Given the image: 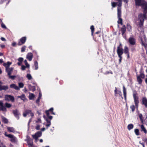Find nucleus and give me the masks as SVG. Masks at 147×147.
<instances>
[{"label": "nucleus", "instance_id": "f257e3e1", "mask_svg": "<svg viewBox=\"0 0 147 147\" xmlns=\"http://www.w3.org/2000/svg\"><path fill=\"white\" fill-rule=\"evenodd\" d=\"M135 1L136 5L142 6L144 9V13L140 14L138 16V20L140 21L139 25L141 27L143 26L144 20L146 18V14L147 13V3L144 0H135Z\"/></svg>", "mask_w": 147, "mask_h": 147}, {"label": "nucleus", "instance_id": "f03ea898", "mask_svg": "<svg viewBox=\"0 0 147 147\" xmlns=\"http://www.w3.org/2000/svg\"><path fill=\"white\" fill-rule=\"evenodd\" d=\"M138 93L136 91L133 92V97L134 100V102L137 108L138 107L139 103V98L138 96Z\"/></svg>", "mask_w": 147, "mask_h": 147}, {"label": "nucleus", "instance_id": "7ed1b4c3", "mask_svg": "<svg viewBox=\"0 0 147 147\" xmlns=\"http://www.w3.org/2000/svg\"><path fill=\"white\" fill-rule=\"evenodd\" d=\"M5 100H6L11 101L12 102H14L15 98L13 96L9 95H6L5 96Z\"/></svg>", "mask_w": 147, "mask_h": 147}, {"label": "nucleus", "instance_id": "20e7f679", "mask_svg": "<svg viewBox=\"0 0 147 147\" xmlns=\"http://www.w3.org/2000/svg\"><path fill=\"white\" fill-rule=\"evenodd\" d=\"M42 134V133L40 131L37 132L34 135H32L33 138L35 139L36 140H37L38 138L40 137Z\"/></svg>", "mask_w": 147, "mask_h": 147}, {"label": "nucleus", "instance_id": "39448f33", "mask_svg": "<svg viewBox=\"0 0 147 147\" xmlns=\"http://www.w3.org/2000/svg\"><path fill=\"white\" fill-rule=\"evenodd\" d=\"M117 53L118 57L121 56L123 53V49L121 47L119 46L117 47Z\"/></svg>", "mask_w": 147, "mask_h": 147}, {"label": "nucleus", "instance_id": "423d86ee", "mask_svg": "<svg viewBox=\"0 0 147 147\" xmlns=\"http://www.w3.org/2000/svg\"><path fill=\"white\" fill-rule=\"evenodd\" d=\"M13 113L14 116L18 120L19 119V116L20 115V113L17 109L13 110Z\"/></svg>", "mask_w": 147, "mask_h": 147}, {"label": "nucleus", "instance_id": "0eeeda50", "mask_svg": "<svg viewBox=\"0 0 147 147\" xmlns=\"http://www.w3.org/2000/svg\"><path fill=\"white\" fill-rule=\"evenodd\" d=\"M26 40V37H22L20 39L19 41H18V45H22L25 43Z\"/></svg>", "mask_w": 147, "mask_h": 147}, {"label": "nucleus", "instance_id": "6e6552de", "mask_svg": "<svg viewBox=\"0 0 147 147\" xmlns=\"http://www.w3.org/2000/svg\"><path fill=\"white\" fill-rule=\"evenodd\" d=\"M13 70V68H9V66L6 67V71L7 72V74L9 76H10L11 74V72Z\"/></svg>", "mask_w": 147, "mask_h": 147}, {"label": "nucleus", "instance_id": "1a4fd4ad", "mask_svg": "<svg viewBox=\"0 0 147 147\" xmlns=\"http://www.w3.org/2000/svg\"><path fill=\"white\" fill-rule=\"evenodd\" d=\"M8 137L10 138V141L12 142H15L17 141V138L16 137L13 135L10 134V135L7 136Z\"/></svg>", "mask_w": 147, "mask_h": 147}, {"label": "nucleus", "instance_id": "9d476101", "mask_svg": "<svg viewBox=\"0 0 147 147\" xmlns=\"http://www.w3.org/2000/svg\"><path fill=\"white\" fill-rule=\"evenodd\" d=\"M53 110V108H51L49 110L47 111L46 112V113L48 117L51 120L53 118V117L52 116H49V112H50L51 113V112H52Z\"/></svg>", "mask_w": 147, "mask_h": 147}, {"label": "nucleus", "instance_id": "9b49d317", "mask_svg": "<svg viewBox=\"0 0 147 147\" xmlns=\"http://www.w3.org/2000/svg\"><path fill=\"white\" fill-rule=\"evenodd\" d=\"M1 110L5 112L7 111L6 108L4 106L2 102L1 101H0V111Z\"/></svg>", "mask_w": 147, "mask_h": 147}, {"label": "nucleus", "instance_id": "f8f14e48", "mask_svg": "<svg viewBox=\"0 0 147 147\" xmlns=\"http://www.w3.org/2000/svg\"><path fill=\"white\" fill-rule=\"evenodd\" d=\"M128 41L130 44L131 45H134L136 43L135 39L133 37H130L129 38Z\"/></svg>", "mask_w": 147, "mask_h": 147}, {"label": "nucleus", "instance_id": "ddd939ff", "mask_svg": "<svg viewBox=\"0 0 147 147\" xmlns=\"http://www.w3.org/2000/svg\"><path fill=\"white\" fill-rule=\"evenodd\" d=\"M33 57V54L32 53H28L26 56L27 58L30 61H31L32 60Z\"/></svg>", "mask_w": 147, "mask_h": 147}, {"label": "nucleus", "instance_id": "4468645a", "mask_svg": "<svg viewBox=\"0 0 147 147\" xmlns=\"http://www.w3.org/2000/svg\"><path fill=\"white\" fill-rule=\"evenodd\" d=\"M142 104L144 105L146 108H147V99L146 97H144L142 100Z\"/></svg>", "mask_w": 147, "mask_h": 147}, {"label": "nucleus", "instance_id": "2eb2a0df", "mask_svg": "<svg viewBox=\"0 0 147 147\" xmlns=\"http://www.w3.org/2000/svg\"><path fill=\"white\" fill-rule=\"evenodd\" d=\"M10 86L11 88L14 89L16 90H20L19 88L15 84H11L10 85Z\"/></svg>", "mask_w": 147, "mask_h": 147}, {"label": "nucleus", "instance_id": "dca6fc26", "mask_svg": "<svg viewBox=\"0 0 147 147\" xmlns=\"http://www.w3.org/2000/svg\"><path fill=\"white\" fill-rule=\"evenodd\" d=\"M8 89V86H2L0 85V90L1 91L3 90H6Z\"/></svg>", "mask_w": 147, "mask_h": 147}, {"label": "nucleus", "instance_id": "f3484780", "mask_svg": "<svg viewBox=\"0 0 147 147\" xmlns=\"http://www.w3.org/2000/svg\"><path fill=\"white\" fill-rule=\"evenodd\" d=\"M117 17L118 18H119L120 19V18H121V8L120 7H118L117 8Z\"/></svg>", "mask_w": 147, "mask_h": 147}, {"label": "nucleus", "instance_id": "a211bd4d", "mask_svg": "<svg viewBox=\"0 0 147 147\" xmlns=\"http://www.w3.org/2000/svg\"><path fill=\"white\" fill-rule=\"evenodd\" d=\"M140 127L141 131H143L144 132L145 134L147 133V131L143 125H140Z\"/></svg>", "mask_w": 147, "mask_h": 147}, {"label": "nucleus", "instance_id": "6ab92c4d", "mask_svg": "<svg viewBox=\"0 0 147 147\" xmlns=\"http://www.w3.org/2000/svg\"><path fill=\"white\" fill-rule=\"evenodd\" d=\"M27 143L29 147H34L32 140H28L27 141Z\"/></svg>", "mask_w": 147, "mask_h": 147}, {"label": "nucleus", "instance_id": "aec40b11", "mask_svg": "<svg viewBox=\"0 0 147 147\" xmlns=\"http://www.w3.org/2000/svg\"><path fill=\"white\" fill-rule=\"evenodd\" d=\"M31 111L30 110H27L25 111L23 113V115L24 117H26L27 115L29 114V113H31Z\"/></svg>", "mask_w": 147, "mask_h": 147}, {"label": "nucleus", "instance_id": "412c9836", "mask_svg": "<svg viewBox=\"0 0 147 147\" xmlns=\"http://www.w3.org/2000/svg\"><path fill=\"white\" fill-rule=\"evenodd\" d=\"M7 129L8 131L10 132L14 133L15 131L14 128L13 127H7Z\"/></svg>", "mask_w": 147, "mask_h": 147}, {"label": "nucleus", "instance_id": "4be33fe9", "mask_svg": "<svg viewBox=\"0 0 147 147\" xmlns=\"http://www.w3.org/2000/svg\"><path fill=\"white\" fill-rule=\"evenodd\" d=\"M123 91L124 98L125 100L126 99V89L124 86L123 87Z\"/></svg>", "mask_w": 147, "mask_h": 147}, {"label": "nucleus", "instance_id": "5701e85b", "mask_svg": "<svg viewBox=\"0 0 147 147\" xmlns=\"http://www.w3.org/2000/svg\"><path fill=\"white\" fill-rule=\"evenodd\" d=\"M28 87L29 89L30 90H32L33 91H34L35 90L34 86H32L30 85L29 84L28 85Z\"/></svg>", "mask_w": 147, "mask_h": 147}, {"label": "nucleus", "instance_id": "b1692460", "mask_svg": "<svg viewBox=\"0 0 147 147\" xmlns=\"http://www.w3.org/2000/svg\"><path fill=\"white\" fill-rule=\"evenodd\" d=\"M126 31V27L125 25H124L121 28V31L122 32V34L123 35Z\"/></svg>", "mask_w": 147, "mask_h": 147}, {"label": "nucleus", "instance_id": "393cba45", "mask_svg": "<svg viewBox=\"0 0 147 147\" xmlns=\"http://www.w3.org/2000/svg\"><path fill=\"white\" fill-rule=\"evenodd\" d=\"M137 81L138 82V84H141L142 81V79L139 76H137Z\"/></svg>", "mask_w": 147, "mask_h": 147}, {"label": "nucleus", "instance_id": "a878e982", "mask_svg": "<svg viewBox=\"0 0 147 147\" xmlns=\"http://www.w3.org/2000/svg\"><path fill=\"white\" fill-rule=\"evenodd\" d=\"M1 118L2 119V121L5 123H7L8 122V120L5 117L3 116H1Z\"/></svg>", "mask_w": 147, "mask_h": 147}, {"label": "nucleus", "instance_id": "bb28decb", "mask_svg": "<svg viewBox=\"0 0 147 147\" xmlns=\"http://www.w3.org/2000/svg\"><path fill=\"white\" fill-rule=\"evenodd\" d=\"M29 98L30 100H32L34 99V95L32 93H29Z\"/></svg>", "mask_w": 147, "mask_h": 147}, {"label": "nucleus", "instance_id": "cd10ccee", "mask_svg": "<svg viewBox=\"0 0 147 147\" xmlns=\"http://www.w3.org/2000/svg\"><path fill=\"white\" fill-rule=\"evenodd\" d=\"M140 74L139 76H139L140 78H144L145 77V75L144 74L142 73V71H140Z\"/></svg>", "mask_w": 147, "mask_h": 147}, {"label": "nucleus", "instance_id": "c85d7f7f", "mask_svg": "<svg viewBox=\"0 0 147 147\" xmlns=\"http://www.w3.org/2000/svg\"><path fill=\"white\" fill-rule=\"evenodd\" d=\"M11 64V62H10L9 61H8L7 62V63H4L3 65L4 66L5 68H6V66L7 67L9 66V65Z\"/></svg>", "mask_w": 147, "mask_h": 147}, {"label": "nucleus", "instance_id": "c756f323", "mask_svg": "<svg viewBox=\"0 0 147 147\" xmlns=\"http://www.w3.org/2000/svg\"><path fill=\"white\" fill-rule=\"evenodd\" d=\"M134 127L133 125L132 124H129L127 126V128L129 130L132 129Z\"/></svg>", "mask_w": 147, "mask_h": 147}, {"label": "nucleus", "instance_id": "7c9ffc66", "mask_svg": "<svg viewBox=\"0 0 147 147\" xmlns=\"http://www.w3.org/2000/svg\"><path fill=\"white\" fill-rule=\"evenodd\" d=\"M18 98H20L21 99L24 100L25 98V96L24 94H23L20 96H18Z\"/></svg>", "mask_w": 147, "mask_h": 147}, {"label": "nucleus", "instance_id": "2f4dec72", "mask_svg": "<svg viewBox=\"0 0 147 147\" xmlns=\"http://www.w3.org/2000/svg\"><path fill=\"white\" fill-rule=\"evenodd\" d=\"M26 77L29 80H30L32 79V77L31 75L29 74H27Z\"/></svg>", "mask_w": 147, "mask_h": 147}, {"label": "nucleus", "instance_id": "473e14b6", "mask_svg": "<svg viewBox=\"0 0 147 147\" xmlns=\"http://www.w3.org/2000/svg\"><path fill=\"white\" fill-rule=\"evenodd\" d=\"M124 52L125 54L129 53L128 49L127 47H125L124 49Z\"/></svg>", "mask_w": 147, "mask_h": 147}, {"label": "nucleus", "instance_id": "72a5a7b5", "mask_svg": "<svg viewBox=\"0 0 147 147\" xmlns=\"http://www.w3.org/2000/svg\"><path fill=\"white\" fill-rule=\"evenodd\" d=\"M118 1V2L117 3V5L119 7H121V4L122 3V0H117Z\"/></svg>", "mask_w": 147, "mask_h": 147}, {"label": "nucleus", "instance_id": "f704fd0d", "mask_svg": "<svg viewBox=\"0 0 147 147\" xmlns=\"http://www.w3.org/2000/svg\"><path fill=\"white\" fill-rule=\"evenodd\" d=\"M5 108L7 107L8 108H9L11 107V105L10 104L7 103H6L5 104Z\"/></svg>", "mask_w": 147, "mask_h": 147}, {"label": "nucleus", "instance_id": "c9c22d12", "mask_svg": "<svg viewBox=\"0 0 147 147\" xmlns=\"http://www.w3.org/2000/svg\"><path fill=\"white\" fill-rule=\"evenodd\" d=\"M18 87H19L20 89V88H22L23 87L24 84L22 82H20L18 83Z\"/></svg>", "mask_w": 147, "mask_h": 147}, {"label": "nucleus", "instance_id": "e433bc0d", "mask_svg": "<svg viewBox=\"0 0 147 147\" xmlns=\"http://www.w3.org/2000/svg\"><path fill=\"white\" fill-rule=\"evenodd\" d=\"M34 65L35 67V70H37L38 68V63L37 61L35 62Z\"/></svg>", "mask_w": 147, "mask_h": 147}, {"label": "nucleus", "instance_id": "4c0bfd02", "mask_svg": "<svg viewBox=\"0 0 147 147\" xmlns=\"http://www.w3.org/2000/svg\"><path fill=\"white\" fill-rule=\"evenodd\" d=\"M134 132L136 135L138 136L139 135V130L138 129H135L134 130Z\"/></svg>", "mask_w": 147, "mask_h": 147}, {"label": "nucleus", "instance_id": "58836bf2", "mask_svg": "<svg viewBox=\"0 0 147 147\" xmlns=\"http://www.w3.org/2000/svg\"><path fill=\"white\" fill-rule=\"evenodd\" d=\"M119 19V20L117 21V23L118 24H120L121 25H122V19L120 18V19L119 18H118Z\"/></svg>", "mask_w": 147, "mask_h": 147}, {"label": "nucleus", "instance_id": "ea45409f", "mask_svg": "<svg viewBox=\"0 0 147 147\" xmlns=\"http://www.w3.org/2000/svg\"><path fill=\"white\" fill-rule=\"evenodd\" d=\"M24 62L25 63V64L26 65V67L29 68L30 67V65L27 63V60H25L24 61Z\"/></svg>", "mask_w": 147, "mask_h": 147}, {"label": "nucleus", "instance_id": "a19ab883", "mask_svg": "<svg viewBox=\"0 0 147 147\" xmlns=\"http://www.w3.org/2000/svg\"><path fill=\"white\" fill-rule=\"evenodd\" d=\"M90 29L91 30L92 34H93V33L94 31V26L93 25L91 26L90 27Z\"/></svg>", "mask_w": 147, "mask_h": 147}, {"label": "nucleus", "instance_id": "79ce46f5", "mask_svg": "<svg viewBox=\"0 0 147 147\" xmlns=\"http://www.w3.org/2000/svg\"><path fill=\"white\" fill-rule=\"evenodd\" d=\"M130 108L131 109V111L132 112H134L135 109V106L134 105H133L131 106L130 107Z\"/></svg>", "mask_w": 147, "mask_h": 147}, {"label": "nucleus", "instance_id": "37998d69", "mask_svg": "<svg viewBox=\"0 0 147 147\" xmlns=\"http://www.w3.org/2000/svg\"><path fill=\"white\" fill-rule=\"evenodd\" d=\"M26 48V46H24L22 47L21 50V51L22 52H23L25 51Z\"/></svg>", "mask_w": 147, "mask_h": 147}, {"label": "nucleus", "instance_id": "c03bdc74", "mask_svg": "<svg viewBox=\"0 0 147 147\" xmlns=\"http://www.w3.org/2000/svg\"><path fill=\"white\" fill-rule=\"evenodd\" d=\"M116 4H117V3H116L115 2H112L111 3L112 6L113 7H116Z\"/></svg>", "mask_w": 147, "mask_h": 147}, {"label": "nucleus", "instance_id": "a18cd8bd", "mask_svg": "<svg viewBox=\"0 0 147 147\" xmlns=\"http://www.w3.org/2000/svg\"><path fill=\"white\" fill-rule=\"evenodd\" d=\"M127 29L130 30L131 29V26L129 24H127Z\"/></svg>", "mask_w": 147, "mask_h": 147}, {"label": "nucleus", "instance_id": "49530a36", "mask_svg": "<svg viewBox=\"0 0 147 147\" xmlns=\"http://www.w3.org/2000/svg\"><path fill=\"white\" fill-rule=\"evenodd\" d=\"M18 61L19 62H22L23 60V58L22 57H20L18 59Z\"/></svg>", "mask_w": 147, "mask_h": 147}, {"label": "nucleus", "instance_id": "de8ad7c7", "mask_svg": "<svg viewBox=\"0 0 147 147\" xmlns=\"http://www.w3.org/2000/svg\"><path fill=\"white\" fill-rule=\"evenodd\" d=\"M117 94H118L121 97H122V98H123V97H122V96H121V91L120 90H118L117 92Z\"/></svg>", "mask_w": 147, "mask_h": 147}, {"label": "nucleus", "instance_id": "09e8293b", "mask_svg": "<svg viewBox=\"0 0 147 147\" xmlns=\"http://www.w3.org/2000/svg\"><path fill=\"white\" fill-rule=\"evenodd\" d=\"M16 77V76H9V78L12 79H14Z\"/></svg>", "mask_w": 147, "mask_h": 147}, {"label": "nucleus", "instance_id": "8fccbe9b", "mask_svg": "<svg viewBox=\"0 0 147 147\" xmlns=\"http://www.w3.org/2000/svg\"><path fill=\"white\" fill-rule=\"evenodd\" d=\"M144 123H145L147 125V115L144 120Z\"/></svg>", "mask_w": 147, "mask_h": 147}, {"label": "nucleus", "instance_id": "3c124183", "mask_svg": "<svg viewBox=\"0 0 147 147\" xmlns=\"http://www.w3.org/2000/svg\"><path fill=\"white\" fill-rule=\"evenodd\" d=\"M26 67L25 66H24V65H22L21 69L22 70H25L26 69Z\"/></svg>", "mask_w": 147, "mask_h": 147}, {"label": "nucleus", "instance_id": "603ef678", "mask_svg": "<svg viewBox=\"0 0 147 147\" xmlns=\"http://www.w3.org/2000/svg\"><path fill=\"white\" fill-rule=\"evenodd\" d=\"M119 57V63H121V60H122V57L121 56H120V57Z\"/></svg>", "mask_w": 147, "mask_h": 147}, {"label": "nucleus", "instance_id": "864d4df0", "mask_svg": "<svg viewBox=\"0 0 147 147\" xmlns=\"http://www.w3.org/2000/svg\"><path fill=\"white\" fill-rule=\"evenodd\" d=\"M1 27H2V28H6V26H5V25H4V24H3V23H2L1 24Z\"/></svg>", "mask_w": 147, "mask_h": 147}, {"label": "nucleus", "instance_id": "5fc2aeb1", "mask_svg": "<svg viewBox=\"0 0 147 147\" xmlns=\"http://www.w3.org/2000/svg\"><path fill=\"white\" fill-rule=\"evenodd\" d=\"M139 117L140 118V120L141 121H142L143 120V119L142 118V115L141 114H140L139 115Z\"/></svg>", "mask_w": 147, "mask_h": 147}, {"label": "nucleus", "instance_id": "6e6d98bb", "mask_svg": "<svg viewBox=\"0 0 147 147\" xmlns=\"http://www.w3.org/2000/svg\"><path fill=\"white\" fill-rule=\"evenodd\" d=\"M51 123H47L46 125V126L47 127V128H48V127H49L51 125Z\"/></svg>", "mask_w": 147, "mask_h": 147}, {"label": "nucleus", "instance_id": "4d7b16f0", "mask_svg": "<svg viewBox=\"0 0 147 147\" xmlns=\"http://www.w3.org/2000/svg\"><path fill=\"white\" fill-rule=\"evenodd\" d=\"M36 129L37 130H39L40 129V126L39 125H37L36 127Z\"/></svg>", "mask_w": 147, "mask_h": 147}, {"label": "nucleus", "instance_id": "13d9d810", "mask_svg": "<svg viewBox=\"0 0 147 147\" xmlns=\"http://www.w3.org/2000/svg\"><path fill=\"white\" fill-rule=\"evenodd\" d=\"M118 90H117V89L116 88H115V96H116V94H117V92Z\"/></svg>", "mask_w": 147, "mask_h": 147}, {"label": "nucleus", "instance_id": "bf43d9fd", "mask_svg": "<svg viewBox=\"0 0 147 147\" xmlns=\"http://www.w3.org/2000/svg\"><path fill=\"white\" fill-rule=\"evenodd\" d=\"M45 120L48 123H51L50 121H49L47 118H46Z\"/></svg>", "mask_w": 147, "mask_h": 147}, {"label": "nucleus", "instance_id": "052dcab7", "mask_svg": "<svg viewBox=\"0 0 147 147\" xmlns=\"http://www.w3.org/2000/svg\"><path fill=\"white\" fill-rule=\"evenodd\" d=\"M1 39L3 41H6L5 39L3 37H1Z\"/></svg>", "mask_w": 147, "mask_h": 147}, {"label": "nucleus", "instance_id": "680f3d73", "mask_svg": "<svg viewBox=\"0 0 147 147\" xmlns=\"http://www.w3.org/2000/svg\"><path fill=\"white\" fill-rule=\"evenodd\" d=\"M40 122V123H41V120L39 118L36 121V122Z\"/></svg>", "mask_w": 147, "mask_h": 147}, {"label": "nucleus", "instance_id": "e2e57ef3", "mask_svg": "<svg viewBox=\"0 0 147 147\" xmlns=\"http://www.w3.org/2000/svg\"><path fill=\"white\" fill-rule=\"evenodd\" d=\"M40 99L39 98H38L37 99L36 101V103H38L39 101H40Z\"/></svg>", "mask_w": 147, "mask_h": 147}, {"label": "nucleus", "instance_id": "0e129e2a", "mask_svg": "<svg viewBox=\"0 0 147 147\" xmlns=\"http://www.w3.org/2000/svg\"><path fill=\"white\" fill-rule=\"evenodd\" d=\"M41 96H42L41 94L40 93H39V96L38 97V98L40 99V98H41Z\"/></svg>", "mask_w": 147, "mask_h": 147}, {"label": "nucleus", "instance_id": "69168bd1", "mask_svg": "<svg viewBox=\"0 0 147 147\" xmlns=\"http://www.w3.org/2000/svg\"><path fill=\"white\" fill-rule=\"evenodd\" d=\"M4 135H5L7 137H8L7 136H8V135H10V134H7V132H5V133H4Z\"/></svg>", "mask_w": 147, "mask_h": 147}, {"label": "nucleus", "instance_id": "338daca9", "mask_svg": "<svg viewBox=\"0 0 147 147\" xmlns=\"http://www.w3.org/2000/svg\"><path fill=\"white\" fill-rule=\"evenodd\" d=\"M22 62L19 61L17 63L18 65H20L22 64Z\"/></svg>", "mask_w": 147, "mask_h": 147}, {"label": "nucleus", "instance_id": "774afa93", "mask_svg": "<svg viewBox=\"0 0 147 147\" xmlns=\"http://www.w3.org/2000/svg\"><path fill=\"white\" fill-rule=\"evenodd\" d=\"M16 42H13L12 43V45L13 46H16Z\"/></svg>", "mask_w": 147, "mask_h": 147}]
</instances>
